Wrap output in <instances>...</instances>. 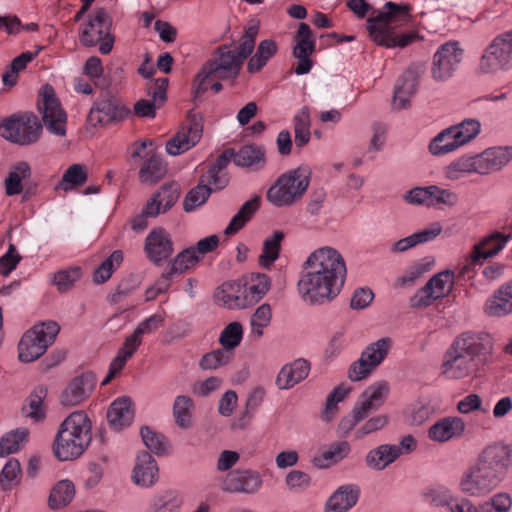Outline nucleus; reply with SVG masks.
<instances>
[{
    "label": "nucleus",
    "mask_w": 512,
    "mask_h": 512,
    "mask_svg": "<svg viewBox=\"0 0 512 512\" xmlns=\"http://www.w3.org/2000/svg\"><path fill=\"white\" fill-rule=\"evenodd\" d=\"M272 318V311L269 304L260 305L250 318L251 334L257 339L263 335V330L267 327Z\"/></svg>",
    "instance_id": "obj_56"
},
{
    "label": "nucleus",
    "mask_w": 512,
    "mask_h": 512,
    "mask_svg": "<svg viewBox=\"0 0 512 512\" xmlns=\"http://www.w3.org/2000/svg\"><path fill=\"white\" fill-rule=\"evenodd\" d=\"M511 461V449L503 444L489 445L479 454L474 465L459 480L462 493L483 497L497 488Z\"/></svg>",
    "instance_id": "obj_4"
},
{
    "label": "nucleus",
    "mask_w": 512,
    "mask_h": 512,
    "mask_svg": "<svg viewBox=\"0 0 512 512\" xmlns=\"http://www.w3.org/2000/svg\"><path fill=\"white\" fill-rule=\"evenodd\" d=\"M484 312L491 317H504L512 313V280L494 291L485 303Z\"/></svg>",
    "instance_id": "obj_24"
},
{
    "label": "nucleus",
    "mask_w": 512,
    "mask_h": 512,
    "mask_svg": "<svg viewBox=\"0 0 512 512\" xmlns=\"http://www.w3.org/2000/svg\"><path fill=\"white\" fill-rule=\"evenodd\" d=\"M294 134L295 145L299 148L304 147L310 140V117L306 107L294 117Z\"/></svg>",
    "instance_id": "obj_48"
},
{
    "label": "nucleus",
    "mask_w": 512,
    "mask_h": 512,
    "mask_svg": "<svg viewBox=\"0 0 512 512\" xmlns=\"http://www.w3.org/2000/svg\"><path fill=\"white\" fill-rule=\"evenodd\" d=\"M287 487L294 492H302L311 484L310 476L300 470H292L285 477Z\"/></svg>",
    "instance_id": "obj_64"
},
{
    "label": "nucleus",
    "mask_w": 512,
    "mask_h": 512,
    "mask_svg": "<svg viewBox=\"0 0 512 512\" xmlns=\"http://www.w3.org/2000/svg\"><path fill=\"white\" fill-rule=\"evenodd\" d=\"M284 234L281 231H275L270 237L266 238L263 244V251L259 257V264L268 268L279 256L281 241Z\"/></svg>",
    "instance_id": "obj_47"
},
{
    "label": "nucleus",
    "mask_w": 512,
    "mask_h": 512,
    "mask_svg": "<svg viewBox=\"0 0 512 512\" xmlns=\"http://www.w3.org/2000/svg\"><path fill=\"white\" fill-rule=\"evenodd\" d=\"M411 20V6L397 2H385L379 11H373L367 19V30L370 38L378 45L388 48L406 47L415 39L416 34L406 33L395 35L394 28Z\"/></svg>",
    "instance_id": "obj_5"
},
{
    "label": "nucleus",
    "mask_w": 512,
    "mask_h": 512,
    "mask_svg": "<svg viewBox=\"0 0 512 512\" xmlns=\"http://www.w3.org/2000/svg\"><path fill=\"white\" fill-rule=\"evenodd\" d=\"M392 347V340L384 337L369 344L361 353L360 358L354 361L348 371V378L351 381H360L371 374L388 355Z\"/></svg>",
    "instance_id": "obj_14"
},
{
    "label": "nucleus",
    "mask_w": 512,
    "mask_h": 512,
    "mask_svg": "<svg viewBox=\"0 0 512 512\" xmlns=\"http://www.w3.org/2000/svg\"><path fill=\"white\" fill-rule=\"evenodd\" d=\"M429 288L440 299L447 296L454 285V273L450 270H444L434 275L427 283Z\"/></svg>",
    "instance_id": "obj_49"
},
{
    "label": "nucleus",
    "mask_w": 512,
    "mask_h": 512,
    "mask_svg": "<svg viewBox=\"0 0 512 512\" xmlns=\"http://www.w3.org/2000/svg\"><path fill=\"white\" fill-rule=\"evenodd\" d=\"M32 170L28 162L15 163L4 181L5 192L8 196L18 195L23 191L22 181L31 178Z\"/></svg>",
    "instance_id": "obj_36"
},
{
    "label": "nucleus",
    "mask_w": 512,
    "mask_h": 512,
    "mask_svg": "<svg viewBox=\"0 0 512 512\" xmlns=\"http://www.w3.org/2000/svg\"><path fill=\"white\" fill-rule=\"evenodd\" d=\"M424 499L430 505L435 507L439 506H451L453 503V494L446 486L443 485H433L426 488L424 494Z\"/></svg>",
    "instance_id": "obj_53"
},
{
    "label": "nucleus",
    "mask_w": 512,
    "mask_h": 512,
    "mask_svg": "<svg viewBox=\"0 0 512 512\" xmlns=\"http://www.w3.org/2000/svg\"><path fill=\"white\" fill-rule=\"evenodd\" d=\"M277 44L271 39L261 41L257 47L256 53L250 58L247 70L250 73L259 72L277 52Z\"/></svg>",
    "instance_id": "obj_45"
},
{
    "label": "nucleus",
    "mask_w": 512,
    "mask_h": 512,
    "mask_svg": "<svg viewBox=\"0 0 512 512\" xmlns=\"http://www.w3.org/2000/svg\"><path fill=\"white\" fill-rule=\"evenodd\" d=\"M463 50L457 42H447L440 46L433 57L432 76L436 81L450 79L462 61Z\"/></svg>",
    "instance_id": "obj_16"
},
{
    "label": "nucleus",
    "mask_w": 512,
    "mask_h": 512,
    "mask_svg": "<svg viewBox=\"0 0 512 512\" xmlns=\"http://www.w3.org/2000/svg\"><path fill=\"white\" fill-rule=\"evenodd\" d=\"M21 466L17 459L11 458L0 473V485L4 490H10L19 483Z\"/></svg>",
    "instance_id": "obj_62"
},
{
    "label": "nucleus",
    "mask_w": 512,
    "mask_h": 512,
    "mask_svg": "<svg viewBox=\"0 0 512 512\" xmlns=\"http://www.w3.org/2000/svg\"><path fill=\"white\" fill-rule=\"evenodd\" d=\"M461 146L469 143L480 132L481 124L476 119H465L457 125L451 126Z\"/></svg>",
    "instance_id": "obj_58"
},
{
    "label": "nucleus",
    "mask_w": 512,
    "mask_h": 512,
    "mask_svg": "<svg viewBox=\"0 0 512 512\" xmlns=\"http://www.w3.org/2000/svg\"><path fill=\"white\" fill-rule=\"evenodd\" d=\"M429 206L439 207L440 205H446L453 207L458 203V195L448 189H442L436 185L429 186Z\"/></svg>",
    "instance_id": "obj_61"
},
{
    "label": "nucleus",
    "mask_w": 512,
    "mask_h": 512,
    "mask_svg": "<svg viewBox=\"0 0 512 512\" xmlns=\"http://www.w3.org/2000/svg\"><path fill=\"white\" fill-rule=\"evenodd\" d=\"M360 488L357 485L340 486L329 498L326 512H347L358 501Z\"/></svg>",
    "instance_id": "obj_27"
},
{
    "label": "nucleus",
    "mask_w": 512,
    "mask_h": 512,
    "mask_svg": "<svg viewBox=\"0 0 512 512\" xmlns=\"http://www.w3.org/2000/svg\"><path fill=\"white\" fill-rule=\"evenodd\" d=\"M140 434L145 446L155 454H163L168 449V442L163 434H160L148 426H144L140 430Z\"/></svg>",
    "instance_id": "obj_57"
},
{
    "label": "nucleus",
    "mask_w": 512,
    "mask_h": 512,
    "mask_svg": "<svg viewBox=\"0 0 512 512\" xmlns=\"http://www.w3.org/2000/svg\"><path fill=\"white\" fill-rule=\"evenodd\" d=\"M461 147L452 127L442 130L429 144V150L433 155H444Z\"/></svg>",
    "instance_id": "obj_41"
},
{
    "label": "nucleus",
    "mask_w": 512,
    "mask_h": 512,
    "mask_svg": "<svg viewBox=\"0 0 512 512\" xmlns=\"http://www.w3.org/2000/svg\"><path fill=\"white\" fill-rule=\"evenodd\" d=\"M107 419L114 430L129 426L134 419V409L129 398H118L112 402L107 412Z\"/></svg>",
    "instance_id": "obj_28"
},
{
    "label": "nucleus",
    "mask_w": 512,
    "mask_h": 512,
    "mask_svg": "<svg viewBox=\"0 0 512 512\" xmlns=\"http://www.w3.org/2000/svg\"><path fill=\"white\" fill-rule=\"evenodd\" d=\"M240 284L225 282L217 288L214 299L219 305L229 308H244L248 305L247 296L241 295L243 293Z\"/></svg>",
    "instance_id": "obj_29"
},
{
    "label": "nucleus",
    "mask_w": 512,
    "mask_h": 512,
    "mask_svg": "<svg viewBox=\"0 0 512 512\" xmlns=\"http://www.w3.org/2000/svg\"><path fill=\"white\" fill-rule=\"evenodd\" d=\"M310 372V363L299 358L290 364L284 365L276 378V385L279 389H291L307 378Z\"/></svg>",
    "instance_id": "obj_25"
},
{
    "label": "nucleus",
    "mask_w": 512,
    "mask_h": 512,
    "mask_svg": "<svg viewBox=\"0 0 512 512\" xmlns=\"http://www.w3.org/2000/svg\"><path fill=\"white\" fill-rule=\"evenodd\" d=\"M123 261V252L115 250L112 254L102 262V264L95 270L93 280L97 284H102L110 279L114 270L120 266Z\"/></svg>",
    "instance_id": "obj_50"
},
{
    "label": "nucleus",
    "mask_w": 512,
    "mask_h": 512,
    "mask_svg": "<svg viewBox=\"0 0 512 512\" xmlns=\"http://www.w3.org/2000/svg\"><path fill=\"white\" fill-rule=\"evenodd\" d=\"M203 132L202 116L190 112L188 120L180 130L166 143V151L172 156L180 155L194 147L201 139Z\"/></svg>",
    "instance_id": "obj_15"
},
{
    "label": "nucleus",
    "mask_w": 512,
    "mask_h": 512,
    "mask_svg": "<svg viewBox=\"0 0 512 512\" xmlns=\"http://www.w3.org/2000/svg\"><path fill=\"white\" fill-rule=\"evenodd\" d=\"M130 109L126 107L115 95L104 92L94 101L87 121L92 126H109L122 122L130 115Z\"/></svg>",
    "instance_id": "obj_12"
},
{
    "label": "nucleus",
    "mask_w": 512,
    "mask_h": 512,
    "mask_svg": "<svg viewBox=\"0 0 512 512\" xmlns=\"http://www.w3.org/2000/svg\"><path fill=\"white\" fill-rule=\"evenodd\" d=\"M242 338L243 326L240 322L234 321L222 330L219 343L228 351H233L241 343Z\"/></svg>",
    "instance_id": "obj_52"
},
{
    "label": "nucleus",
    "mask_w": 512,
    "mask_h": 512,
    "mask_svg": "<svg viewBox=\"0 0 512 512\" xmlns=\"http://www.w3.org/2000/svg\"><path fill=\"white\" fill-rule=\"evenodd\" d=\"M303 266L298 291L304 302L321 305L337 297L347 276L344 258L338 250L328 246L318 248Z\"/></svg>",
    "instance_id": "obj_1"
},
{
    "label": "nucleus",
    "mask_w": 512,
    "mask_h": 512,
    "mask_svg": "<svg viewBox=\"0 0 512 512\" xmlns=\"http://www.w3.org/2000/svg\"><path fill=\"white\" fill-rule=\"evenodd\" d=\"M38 111L46 129L57 136H65L67 115L56 97L53 87L43 86L38 100Z\"/></svg>",
    "instance_id": "obj_13"
},
{
    "label": "nucleus",
    "mask_w": 512,
    "mask_h": 512,
    "mask_svg": "<svg viewBox=\"0 0 512 512\" xmlns=\"http://www.w3.org/2000/svg\"><path fill=\"white\" fill-rule=\"evenodd\" d=\"M432 413L428 402L417 400L406 408V417L411 426H420L426 422Z\"/></svg>",
    "instance_id": "obj_55"
},
{
    "label": "nucleus",
    "mask_w": 512,
    "mask_h": 512,
    "mask_svg": "<svg viewBox=\"0 0 512 512\" xmlns=\"http://www.w3.org/2000/svg\"><path fill=\"white\" fill-rule=\"evenodd\" d=\"M111 26L110 15L104 9H97L89 15L88 22L81 26L80 42L86 47L99 45L102 54H109L114 44Z\"/></svg>",
    "instance_id": "obj_11"
},
{
    "label": "nucleus",
    "mask_w": 512,
    "mask_h": 512,
    "mask_svg": "<svg viewBox=\"0 0 512 512\" xmlns=\"http://www.w3.org/2000/svg\"><path fill=\"white\" fill-rule=\"evenodd\" d=\"M294 39L296 44L293 48V55L298 60L295 73L304 75L312 68L313 63L310 56L315 51V41L312 39V31L307 23L301 22L299 24Z\"/></svg>",
    "instance_id": "obj_18"
},
{
    "label": "nucleus",
    "mask_w": 512,
    "mask_h": 512,
    "mask_svg": "<svg viewBox=\"0 0 512 512\" xmlns=\"http://www.w3.org/2000/svg\"><path fill=\"white\" fill-rule=\"evenodd\" d=\"M259 24L252 20L245 28L238 45L232 49V44L218 46L211 57L202 65L193 82L192 94L197 99L208 90V81L212 78L218 80H235L244 61L255 48Z\"/></svg>",
    "instance_id": "obj_2"
},
{
    "label": "nucleus",
    "mask_w": 512,
    "mask_h": 512,
    "mask_svg": "<svg viewBox=\"0 0 512 512\" xmlns=\"http://www.w3.org/2000/svg\"><path fill=\"white\" fill-rule=\"evenodd\" d=\"M180 189L176 183H166L147 201L144 206V214L156 217L160 213H165L171 209L178 201Z\"/></svg>",
    "instance_id": "obj_23"
},
{
    "label": "nucleus",
    "mask_w": 512,
    "mask_h": 512,
    "mask_svg": "<svg viewBox=\"0 0 512 512\" xmlns=\"http://www.w3.org/2000/svg\"><path fill=\"white\" fill-rule=\"evenodd\" d=\"M234 357L233 351L225 348L206 353L200 360L199 365L204 370H214L227 365Z\"/></svg>",
    "instance_id": "obj_51"
},
{
    "label": "nucleus",
    "mask_w": 512,
    "mask_h": 512,
    "mask_svg": "<svg viewBox=\"0 0 512 512\" xmlns=\"http://www.w3.org/2000/svg\"><path fill=\"white\" fill-rule=\"evenodd\" d=\"M166 166L161 157L153 151L147 153V159L139 170V179L142 183L154 184L164 177Z\"/></svg>",
    "instance_id": "obj_37"
},
{
    "label": "nucleus",
    "mask_w": 512,
    "mask_h": 512,
    "mask_svg": "<svg viewBox=\"0 0 512 512\" xmlns=\"http://www.w3.org/2000/svg\"><path fill=\"white\" fill-rule=\"evenodd\" d=\"M260 197L254 196L250 200L246 201L238 210V212L232 217L229 224L224 230L225 235H234L241 230L248 221L251 220L253 215L260 208Z\"/></svg>",
    "instance_id": "obj_35"
},
{
    "label": "nucleus",
    "mask_w": 512,
    "mask_h": 512,
    "mask_svg": "<svg viewBox=\"0 0 512 512\" xmlns=\"http://www.w3.org/2000/svg\"><path fill=\"white\" fill-rule=\"evenodd\" d=\"M200 260L194 247H189L180 252L169 264L168 268L175 274H181L194 266Z\"/></svg>",
    "instance_id": "obj_59"
},
{
    "label": "nucleus",
    "mask_w": 512,
    "mask_h": 512,
    "mask_svg": "<svg viewBox=\"0 0 512 512\" xmlns=\"http://www.w3.org/2000/svg\"><path fill=\"white\" fill-rule=\"evenodd\" d=\"M442 232V225L438 222L430 224L427 228L415 232L412 235L396 241L392 248V252H405L418 244H423L435 239Z\"/></svg>",
    "instance_id": "obj_31"
},
{
    "label": "nucleus",
    "mask_w": 512,
    "mask_h": 512,
    "mask_svg": "<svg viewBox=\"0 0 512 512\" xmlns=\"http://www.w3.org/2000/svg\"><path fill=\"white\" fill-rule=\"evenodd\" d=\"M512 68V30L497 35L479 59V74H495Z\"/></svg>",
    "instance_id": "obj_10"
},
{
    "label": "nucleus",
    "mask_w": 512,
    "mask_h": 512,
    "mask_svg": "<svg viewBox=\"0 0 512 512\" xmlns=\"http://www.w3.org/2000/svg\"><path fill=\"white\" fill-rule=\"evenodd\" d=\"M263 480L259 472L254 470H233L229 472L221 485L228 493L256 494L260 491Z\"/></svg>",
    "instance_id": "obj_17"
},
{
    "label": "nucleus",
    "mask_w": 512,
    "mask_h": 512,
    "mask_svg": "<svg viewBox=\"0 0 512 512\" xmlns=\"http://www.w3.org/2000/svg\"><path fill=\"white\" fill-rule=\"evenodd\" d=\"M96 379L91 373H84L72 379L61 394V404L72 407L81 404L92 393Z\"/></svg>",
    "instance_id": "obj_20"
},
{
    "label": "nucleus",
    "mask_w": 512,
    "mask_h": 512,
    "mask_svg": "<svg viewBox=\"0 0 512 512\" xmlns=\"http://www.w3.org/2000/svg\"><path fill=\"white\" fill-rule=\"evenodd\" d=\"M47 396V389L44 386L36 387L27 397L22 407V413L25 417L34 421H40L45 418V407L43 401Z\"/></svg>",
    "instance_id": "obj_39"
},
{
    "label": "nucleus",
    "mask_w": 512,
    "mask_h": 512,
    "mask_svg": "<svg viewBox=\"0 0 512 512\" xmlns=\"http://www.w3.org/2000/svg\"><path fill=\"white\" fill-rule=\"evenodd\" d=\"M270 279L265 274L251 276L250 283L243 289L244 296H247L248 304L258 302L269 290Z\"/></svg>",
    "instance_id": "obj_46"
},
{
    "label": "nucleus",
    "mask_w": 512,
    "mask_h": 512,
    "mask_svg": "<svg viewBox=\"0 0 512 512\" xmlns=\"http://www.w3.org/2000/svg\"><path fill=\"white\" fill-rule=\"evenodd\" d=\"M482 246L483 243H478L473 247L471 254L466 258L465 263L459 268L460 277L472 278L476 266H481L487 258L496 255L501 250V246L499 245L492 251L482 252L480 249Z\"/></svg>",
    "instance_id": "obj_43"
},
{
    "label": "nucleus",
    "mask_w": 512,
    "mask_h": 512,
    "mask_svg": "<svg viewBox=\"0 0 512 512\" xmlns=\"http://www.w3.org/2000/svg\"><path fill=\"white\" fill-rule=\"evenodd\" d=\"M27 428L11 430L0 438V457L18 452L28 441Z\"/></svg>",
    "instance_id": "obj_42"
},
{
    "label": "nucleus",
    "mask_w": 512,
    "mask_h": 512,
    "mask_svg": "<svg viewBox=\"0 0 512 512\" xmlns=\"http://www.w3.org/2000/svg\"><path fill=\"white\" fill-rule=\"evenodd\" d=\"M483 174L501 170L512 160V147H494L479 154Z\"/></svg>",
    "instance_id": "obj_30"
},
{
    "label": "nucleus",
    "mask_w": 512,
    "mask_h": 512,
    "mask_svg": "<svg viewBox=\"0 0 512 512\" xmlns=\"http://www.w3.org/2000/svg\"><path fill=\"white\" fill-rule=\"evenodd\" d=\"M349 392L350 388L341 384L335 387L333 391L327 396L323 413L324 419L326 421H330L335 416L338 410L337 404L341 402Z\"/></svg>",
    "instance_id": "obj_63"
},
{
    "label": "nucleus",
    "mask_w": 512,
    "mask_h": 512,
    "mask_svg": "<svg viewBox=\"0 0 512 512\" xmlns=\"http://www.w3.org/2000/svg\"><path fill=\"white\" fill-rule=\"evenodd\" d=\"M144 250L149 260L157 265L169 258L174 251L169 233L162 228L150 231L145 239Z\"/></svg>",
    "instance_id": "obj_21"
},
{
    "label": "nucleus",
    "mask_w": 512,
    "mask_h": 512,
    "mask_svg": "<svg viewBox=\"0 0 512 512\" xmlns=\"http://www.w3.org/2000/svg\"><path fill=\"white\" fill-rule=\"evenodd\" d=\"M312 171L308 165H300L281 174L268 188L267 201L274 207H291L302 200L308 190Z\"/></svg>",
    "instance_id": "obj_7"
},
{
    "label": "nucleus",
    "mask_w": 512,
    "mask_h": 512,
    "mask_svg": "<svg viewBox=\"0 0 512 512\" xmlns=\"http://www.w3.org/2000/svg\"><path fill=\"white\" fill-rule=\"evenodd\" d=\"M398 457H400V450L397 445L382 444L367 453L365 462L369 468L381 471Z\"/></svg>",
    "instance_id": "obj_33"
},
{
    "label": "nucleus",
    "mask_w": 512,
    "mask_h": 512,
    "mask_svg": "<svg viewBox=\"0 0 512 512\" xmlns=\"http://www.w3.org/2000/svg\"><path fill=\"white\" fill-rule=\"evenodd\" d=\"M389 391L386 381L376 382L361 393L353 409L364 420L370 412L378 410L384 404Z\"/></svg>",
    "instance_id": "obj_19"
},
{
    "label": "nucleus",
    "mask_w": 512,
    "mask_h": 512,
    "mask_svg": "<svg viewBox=\"0 0 512 512\" xmlns=\"http://www.w3.org/2000/svg\"><path fill=\"white\" fill-rule=\"evenodd\" d=\"M42 133V124L32 113L13 114L0 120V136L20 146L36 143Z\"/></svg>",
    "instance_id": "obj_9"
},
{
    "label": "nucleus",
    "mask_w": 512,
    "mask_h": 512,
    "mask_svg": "<svg viewBox=\"0 0 512 512\" xmlns=\"http://www.w3.org/2000/svg\"><path fill=\"white\" fill-rule=\"evenodd\" d=\"M483 171L484 169L481 166L479 155L462 156L452 161L446 167L445 177L449 180L455 181L471 173L484 175Z\"/></svg>",
    "instance_id": "obj_32"
},
{
    "label": "nucleus",
    "mask_w": 512,
    "mask_h": 512,
    "mask_svg": "<svg viewBox=\"0 0 512 512\" xmlns=\"http://www.w3.org/2000/svg\"><path fill=\"white\" fill-rule=\"evenodd\" d=\"M75 496L74 484L69 480L59 481L51 490L48 504L57 510L67 506Z\"/></svg>",
    "instance_id": "obj_44"
},
{
    "label": "nucleus",
    "mask_w": 512,
    "mask_h": 512,
    "mask_svg": "<svg viewBox=\"0 0 512 512\" xmlns=\"http://www.w3.org/2000/svg\"><path fill=\"white\" fill-rule=\"evenodd\" d=\"M194 401L187 395H178L173 403L172 414L176 425L184 430L193 426Z\"/></svg>",
    "instance_id": "obj_38"
},
{
    "label": "nucleus",
    "mask_w": 512,
    "mask_h": 512,
    "mask_svg": "<svg viewBox=\"0 0 512 512\" xmlns=\"http://www.w3.org/2000/svg\"><path fill=\"white\" fill-rule=\"evenodd\" d=\"M349 452L350 445L347 441L335 442L330 444L320 456L315 457L313 462L319 468H327L347 457Z\"/></svg>",
    "instance_id": "obj_40"
},
{
    "label": "nucleus",
    "mask_w": 512,
    "mask_h": 512,
    "mask_svg": "<svg viewBox=\"0 0 512 512\" xmlns=\"http://www.w3.org/2000/svg\"><path fill=\"white\" fill-rule=\"evenodd\" d=\"M204 181L205 180L201 179L200 183L187 193L183 204L186 212L193 211L205 203L210 196L212 188L204 184Z\"/></svg>",
    "instance_id": "obj_54"
},
{
    "label": "nucleus",
    "mask_w": 512,
    "mask_h": 512,
    "mask_svg": "<svg viewBox=\"0 0 512 512\" xmlns=\"http://www.w3.org/2000/svg\"><path fill=\"white\" fill-rule=\"evenodd\" d=\"M234 163L240 167H251L255 171L261 170L266 164L265 150L261 146L245 145L234 152Z\"/></svg>",
    "instance_id": "obj_34"
},
{
    "label": "nucleus",
    "mask_w": 512,
    "mask_h": 512,
    "mask_svg": "<svg viewBox=\"0 0 512 512\" xmlns=\"http://www.w3.org/2000/svg\"><path fill=\"white\" fill-rule=\"evenodd\" d=\"M60 331L54 321L42 322L27 330L18 343V359L30 363L39 359L51 346Z\"/></svg>",
    "instance_id": "obj_8"
},
{
    "label": "nucleus",
    "mask_w": 512,
    "mask_h": 512,
    "mask_svg": "<svg viewBox=\"0 0 512 512\" xmlns=\"http://www.w3.org/2000/svg\"><path fill=\"white\" fill-rule=\"evenodd\" d=\"M158 478L159 468L156 460L146 451L139 452L131 474L133 483L141 488H149L158 481Z\"/></svg>",
    "instance_id": "obj_22"
},
{
    "label": "nucleus",
    "mask_w": 512,
    "mask_h": 512,
    "mask_svg": "<svg viewBox=\"0 0 512 512\" xmlns=\"http://www.w3.org/2000/svg\"><path fill=\"white\" fill-rule=\"evenodd\" d=\"M92 424L82 411L70 413L60 424L53 443V451L60 461L79 458L92 440Z\"/></svg>",
    "instance_id": "obj_6"
},
{
    "label": "nucleus",
    "mask_w": 512,
    "mask_h": 512,
    "mask_svg": "<svg viewBox=\"0 0 512 512\" xmlns=\"http://www.w3.org/2000/svg\"><path fill=\"white\" fill-rule=\"evenodd\" d=\"M492 351L489 337L483 333L463 332L446 349L440 366L448 380L465 379L476 373Z\"/></svg>",
    "instance_id": "obj_3"
},
{
    "label": "nucleus",
    "mask_w": 512,
    "mask_h": 512,
    "mask_svg": "<svg viewBox=\"0 0 512 512\" xmlns=\"http://www.w3.org/2000/svg\"><path fill=\"white\" fill-rule=\"evenodd\" d=\"M465 430V422L459 417H445L433 424L428 436L436 442H447L452 438L460 437Z\"/></svg>",
    "instance_id": "obj_26"
},
{
    "label": "nucleus",
    "mask_w": 512,
    "mask_h": 512,
    "mask_svg": "<svg viewBox=\"0 0 512 512\" xmlns=\"http://www.w3.org/2000/svg\"><path fill=\"white\" fill-rule=\"evenodd\" d=\"M82 270L80 267H70L54 274L53 283L59 292H66L80 279Z\"/></svg>",
    "instance_id": "obj_60"
}]
</instances>
